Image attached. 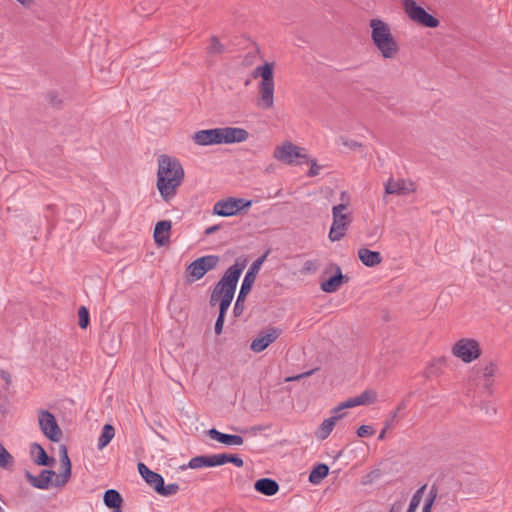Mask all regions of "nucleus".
<instances>
[{
	"instance_id": "2",
	"label": "nucleus",
	"mask_w": 512,
	"mask_h": 512,
	"mask_svg": "<svg viewBox=\"0 0 512 512\" xmlns=\"http://www.w3.org/2000/svg\"><path fill=\"white\" fill-rule=\"evenodd\" d=\"M245 265V261L240 262L237 260L225 271L224 275L212 291L210 299L212 305L219 302V307H223L224 309H228L230 307L239 278L245 268Z\"/></svg>"
},
{
	"instance_id": "19",
	"label": "nucleus",
	"mask_w": 512,
	"mask_h": 512,
	"mask_svg": "<svg viewBox=\"0 0 512 512\" xmlns=\"http://www.w3.org/2000/svg\"><path fill=\"white\" fill-rule=\"evenodd\" d=\"M138 472L145 480V482L152 487L155 491L160 487L161 483H163V477L152 470H150L144 463H138Z\"/></svg>"
},
{
	"instance_id": "54",
	"label": "nucleus",
	"mask_w": 512,
	"mask_h": 512,
	"mask_svg": "<svg viewBox=\"0 0 512 512\" xmlns=\"http://www.w3.org/2000/svg\"><path fill=\"white\" fill-rule=\"evenodd\" d=\"M345 195H346V192H342L341 193V198L343 199L345 197Z\"/></svg>"
},
{
	"instance_id": "40",
	"label": "nucleus",
	"mask_w": 512,
	"mask_h": 512,
	"mask_svg": "<svg viewBox=\"0 0 512 512\" xmlns=\"http://www.w3.org/2000/svg\"><path fill=\"white\" fill-rule=\"evenodd\" d=\"M496 371H497V366H496V364H494L492 362L488 363L487 365H485L484 367H482L479 370L482 377L485 378L486 380H489L490 378H492L496 374Z\"/></svg>"
},
{
	"instance_id": "15",
	"label": "nucleus",
	"mask_w": 512,
	"mask_h": 512,
	"mask_svg": "<svg viewBox=\"0 0 512 512\" xmlns=\"http://www.w3.org/2000/svg\"><path fill=\"white\" fill-rule=\"evenodd\" d=\"M59 451L61 465L64 468V470L61 475L56 476V479L54 481V486L56 487L65 485L71 476V462L67 453L66 446L61 445Z\"/></svg>"
},
{
	"instance_id": "55",
	"label": "nucleus",
	"mask_w": 512,
	"mask_h": 512,
	"mask_svg": "<svg viewBox=\"0 0 512 512\" xmlns=\"http://www.w3.org/2000/svg\"><path fill=\"white\" fill-rule=\"evenodd\" d=\"M111 512H122L120 509L112 510Z\"/></svg>"
},
{
	"instance_id": "44",
	"label": "nucleus",
	"mask_w": 512,
	"mask_h": 512,
	"mask_svg": "<svg viewBox=\"0 0 512 512\" xmlns=\"http://www.w3.org/2000/svg\"><path fill=\"white\" fill-rule=\"evenodd\" d=\"M318 269V263L314 260H307L304 262L301 272L303 274L315 273Z\"/></svg>"
},
{
	"instance_id": "10",
	"label": "nucleus",
	"mask_w": 512,
	"mask_h": 512,
	"mask_svg": "<svg viewBox=\"0 0 512 512\" xmlns=\"http://www.w3.org/2000/svg\"><path fill=\"white\" fill-rule=\"evenodd\" d=\"M306 157V154L303 153V149L291 142L283 143L274 150V158L285 164H293L296 158Z\"/></svg>"
},
{
	"instance_id": "25",
	"label": "nucleus",
	"mask_w": 512,
	"mask_h": 512,
	"mask_svg": "<svg viewBox=\"0 0 512 512\" xmlns=\"http://www.w3.org/2000/svg\"><path fill=\"white\" fill-rule=\"evenodd\" d=\"M358 257L361 262L367 267H374L382 262V256L377 251H372L368 248H361L358 250Z\"/></svg>"
},
{
	"instance_id": "11",
	"label": "nucleus",
	"mask_w": 512,
	"mask_h": 512,
	"mask_svg": "<svg viewBox=\"0 0 512 512\" xmlns=\"http://www.w3.org/2000/svg\"><path fill=\"white\" fill-rule=\"evenodd\" d=\"M220 144L241 143L248 139L249 133L240 127H220L218 128Z\"/></svg>"
},
{
	"instance_id": "35",
	"label": "nucleus",
	"mask_w": 512,
	"mask_h": 512,
	"mask_svg": "<svg viewBox=\"0 0 512 512\" xmlns=\"http://www.w3.org/2000/svg\"><path fill=\"white\" fill-rule=\"evenodd\" d=\"M200 260L202 263L201 265L203 266L202 268L207 273L208 271L214 269L218 265L220 259L219 256L217 255H206L200 257Z\"/></svg>"
},
{
	"instance_id": "39",
	"label": "nucleus",
	"mask_w": 512,
	"mask_h": 512,
	"mask_svg": "<svg viewBox=\"0 0 512 512\" xmlns=\"http://www.w3.org/2000/svg\"><path fill=\"white\" fill-rule=\"evenodd\" d=\"M78 324L82 329H85L89 324V312L84 306H81L78 310Z\"/></svg>"
},
{
	"instance_id": "36",
	"label": "nucleus",
	"mask_w": 512,
	"mask_h": 512,
	"mask_svg": "<svg viewBox=\"0 0 512 512\" xmlns=\"http://www.w3.org/2000/svg\"><path fill=\"white\" fill-rule=\"evenodd\" d=\"M179 491V485L176 483H170L165 485L164 482L161 483L160 487L157 488V493L161 496H172L175 495Z\"/></svg>"
},
{
	"instance_id": "46",
	"label": "nucleus",
	"mask_w": 512,
	"mask_h": 512,
	"mask_svg": "<svg viewBox=\"0 0 512 512\" xmlns=\"http://www.w3.org/2000/svg\"><path fill=\"white\" fill-rule=\"evenodd\" d=\"M308 162L311 164L310 170L308 172L309 177L317 176L321 170V166H319L315 159H308Z\"/></svg>"
},
{
	"instance_id": "50",
	"label": "nucleus",
	"mask_w": 512,
	"mask_h": 512,
	"mask_svg": "<svg viewBox=\"0 0 512 512\" xmlns=\"http://www.w3.org/2000/svg\"><path fill=\"white\" fill-rule=\"evenodd\" d=\"M312 373H313V371H312V370H311V371H307V372L302 373V374H300V375H297V376H294V377H289V378H287V381L299 380V379H301V378H303V377H306V376L311 375Z\"/></svg>"
},
{
	"instance_id": "51",
	"label": "nucleus",
	"mask_w": 512,
	"mask_h": 512,
	"mask_svg": "<svg viewBox=\"0 0 512 512\" xmlns=\"http://www.w3.org/2000/svg\"><path fill=\"white\" fill-rule=\"evenodd\" d=\"M402 511V503L401 502H395L388 512H401Z\"/></svg>"
},
{
	"instance_id": "48",
	"label": "nucleus",
	"mask_w": 512,
	"mask_h": 512,
	"mask_svg": "<svg viewBox=\"0 0 512 512\" xmlns=\"http://www.w3.org/2000/svg\"><path fill=\"white\" fill-rule=\"evenodd\" d=\"M347 407H343V403H341L340 405H338L337 407H335L333 410H332V416H340V419L343 417V414L341 413V411L343 409H346Z\"/></svg>"
},
{
	"instance_id": "21",
	"label": "nucleus",
	"mask_w": 512,
	"mask_h": 512,
	"mask_svg": "<svg viewBox=\"0 0 512 512\" xmlns=\"http://www.w3.org/2000/svg\"><path fill=\"white\" fill-rule=\"evenodd\" d=\"M258 105L269 109L274 104V83H260Z\"/></svg>"
},
{
	"instance_id": "42",
	"label": "nucleus",
	"mask_w": 512,
	"mask_h": 512,
	"mask_svg": "<svg viewBox=\"0 0 512 512\" xmlns=\"http://www.w3.org/2000/svg\"><path fill=\"white\" fill-rule=\"evenodd\" d=\"M228 309H224L223 307H219V315H218V318L216 320V323H215V333L217 335H220L222 333V330H223V325H224V318H225V314L227 312Z\"/></svg>"
},
{
	"instance_id": "30",
	"label": "nucleus",
	"mask_w": 512,
	"mask_h": 512,
	"mask_svg": "<svg viewBox=\"0 0 512 512\" xmlns=\"http://www.w3.org/2000/svg\"><path fill=\"white\" fill-rule=\"evenodd\" d=\"M329 473V467L326 464H317L309 474V482L317 485L319 484Z\"/></svg>"
},
{
	"instance_id": "32",
	"label": "nucleus",
	"mask_w": 512,
	"mask_h": 512,
	"mask_svg": "<svg viewBox=\"0 0 512 512\" xmlns=\"http://www.w3.org/2000/svg\"><path fill=\"white\" fill-rule=\"evenodd\" d=\"M200 258H197L191 262L187 267V272L193 277L194 280L201 279L205 274V270L202 268Z\"/></svg>"
},
{
	"instance_id": "18",
	"label": "nucleus",
	"mask_w": 512,
	"mask_h": 512,
	"mask_svg": "<svg viewBox=\"0 0 512 512\" xmlns=\"http://www.w3.org/2000/svg\"><path fill=\"white\" fill-rule=\"evenodd\" d=\"M207 433L211 439L227 446H240L244 442V439L239 435L225 434L215 428L208 430Z\"/></svg>"
},
{
	"instance_id": "1",
	"label": "nucleus",
	"mask_w": 512,
	"mask_h": 512,
	"mask_svg": "<svg viewBox=\"0 0 512 512\" xmlns=\"http://www.w3.org/2000/svg\"><path fill=\"white\" fill-rule=\"evenodd\" d=\"M157 189L165 202H170L184 180V169L180 161L168 155L158 157Z\"/></svg>"
},
{
	"instance_id": "53",
	"label": "nucleus",
	"mask_w": 512,
	"mask_h": 512,
	"mask_svg": "<svg viewBox=\"0 0 512 512\" xmlns=\"http://www.w3.org/2000/svg\"><path fill=\"white\" fill-rule=\"evenodd\" d=\"M17 1L24 6L29 5L32 2V0H17Z\"/></svg>"
},
{
	"instance_id": "24",
	"label": "nucleus",
	"mask_w": 512,
	"mask_h": 512,
	"mask_svg": "<svg viewBox=\"0 0 512 512\" xmlns=\"http://www.w3.org/2000/svg\"><path fill=\"white\" fill-rule=\"evenodd\" d=\"M254 489L266 496H273L279 491V484L271 478H261L254 484Z\"/></svg>"
},
{
	"instance_id": "33",
	"label": "nucleus",
	"mask_w": 512,
	"mask_h": 512,
	"mask_svg": "<svg viewBox=\"0 0 512 512\" xmlns=\"http://www.w3.org/2000/svg\"><path fill=\"white\" fill-rule=\"evenodd\" d=\"M427 485L421 486L412 496L409 507L406 512H415L418 506L420 505V502L422 500V496L424 494V491L426 489Z\"/></svg>"
},
{
	"instance_id": "52",
	"label": "nucleus",
	"mask_w": 512,
	"mask_h": 512,
	"mask_svg": "<svg viewBox=\"0 0 512 512\" xmlns=\"http://www.w3.org/2000/svg\"><path fill=\"white\" fill-rule=\"evenodd\" d=\"M217 229H218V227H217V226L209 227V228L206 230V233H207V234L214 233L215 231H217Z\"/></svg>"
},
{
	"instance_id": "29",
	"label": "nucleus",
	"mask_w": 512,
	"mask_h": 512,
	"mask_svg": "<svg viewBox=\"0 0 512 512\" xmlns=\"http://www.w3.org/2000/svg\"><path fill=\"white\" fill-rule=\"evenodd\" d=\"M103 502L107 507L113 508V510L120 509L122 497L117 490L109 489L104 493Z\"/></svg>"
},
{
	"instance_id": "31",
	"label": "nucleus",
	"mask_w": 512,
	"mask_h": 512,
	"mask_svg": "<svg viewBox=\"0 0 512 512\" xmlns=\"http://www.w3.org/2000/svg\"><path fill=\"white\" fill-rule=\"evenodd\" d=\"M261 76V83H274L273 80V67L271 64L266 63L263 66H259L255 70V77Z\"/></svg>"
},
{
	"instance_id": "34",
	"label": "nucleus",
	"mask_w": 512,
	"mask_h": 512,
	"mask_svg": "<svg viewBox=\"0 0 512 512\" xmlns=\"http://www.w3.org/2000/svg\"><path fill=\"white\" fill-rule=\"evenodd\" d=\"M403 407L404 406H399L395 411H393L391 413L390 418L385 421L384 428L380 431V433L378 435V440H384L385 439L387 430H389V429H391L393 427L394 421L397 418L399 411Z\"/></svg>"
},
{
	"instance_id": "47",
	"label": "nucleus",
	"mask_w": 512,
	"mask_h": 512,
	"mask_svg": "<svg viewBox=\"0 0 512 512\" xmlns=\"http://www.w3.org/2000/svg\"><path fill=\"white\" fill-rule=\"evenodd\" d=\"M263 262V258H260V259H257L252 265L251 267L249 268V270L247 272H252L253 276H254V280L256 279V274L261 266Z\"/></svg>"
},
{
	"instance_id": "6",
	"label": "nucleus",
	"mask_w": 512,
	"mask_h": 512,
	"mask_svg": "<svg viewBox=\"0 0 512 512\" xmlns=\"http://www.w3.org/2000/svg\"><path fill=\"white\" fill-rule=\"evenodd\" d=\"M251 205V200L228 197L226 199L217 201L214 204L213 212L218 216L229 217L236 215L242 209L249 208Z\"/></svg>"
},
{
	"instance_id": "49",
	"label": "nucleus",
	"mask_w": 512,
	"mask_h": 512,
	"mask_svg": "<svg viewBox=\"0 0 512 512\" xmlns=\"http://www.w3.org/2000/svg\"><path fill=\"white\" fill-rule=\"evenodd\" d=\"M343 144L353 150L361 146L358 142L354 140L344 141Z\"/></svg>"
},
{
	"instance_id": "23",
	"label": "nucleus",
	"mask_w": 512,
	"mask_h": 512,
	"mask_svg": "<svg viewBox=\"0 0 512 512\" xmlns=\"http://www.w3.org/2000/svg\"><path fill=\"white\" fill-rule=\"evenodd\" d=\"M171 222L168 220L159 221L154 229V240L156 244L163 246L169 242Z\"/></svg>"
},
{
	"instance_id": "4",
	"label": "nucleus",
	"mask_w": 512,
	"mask_h": 512,
	"mask_svg": "<svg viewBox=\"0 0 512 512\" xmlns=\"http://www.w3.org/2000/svg\"><path fill=\"white\" fill-rule=\"evenodd\" d=\"M345 210L346 205L343 203L332 208L333 222L328 235L332 242L341 240L351 223V216L349 213H344Z\"/></svg>"
},
{
	"instance_id": "5",
	"label": "nucleus",
	"mask_w": 512,
	"mask_h": 512,
	"mask_svg": "<svg viewBox=\"0 0 512 512\" xmlns=\"http://www.w3.org/2000/svg\"><path fill=\"white\" fill-rule=\"evenodd\" d=\"M402 6L407 16L415 23L428 28L439 26V20L426 12L414 0H402Z\"/></svg>"
},
{
	"instance_id": "13",
	"label": "nucleus",
	"mask_w": 512,
	"mask_h": 512,
	"mask_svg": "<svg viewBox=\"0 0 512 512\" xmlns=\"http://www.w3.org/2000/svg\"><path fill=\"white\" fill-rule=\"evenodd\" d=\"M191 138L199 146L220 145L218 128L199 130Z\"/></svg>"
},
{
	"instance_id": "7",
	"label": "nucleus",
	"mask_w": 512,
	"mask_h": 512,
	"mask_svg": "<svg viewBox=\"0 0 512 512\" xmlns=\"http://www.w3.org/2000/svg\"><path fill=\"white\" fill-rule=\"evenodd\" d=\"M452 353L463 362L470 363L480 356L481 350L476 340L463 338L454 344Z\"/></svg>"
},
{
	"instance_id": "9",
	"label": "nucleus",
	"mask_w": 512,
	"mask_h": 512,
	"mask_svg": "<svg viewBox=\"0 0 512 512\" xmlns=\"http://www.w3.org/2000/svg\"><path fill=\"white\" fill-rule=\"evenodd\" d=\"M282 330L277 327H269L261 330L252 340L250 349L255 353L264 351L270 344L275 342L281 335Z\"/></svg>"
},
{
	"instance_id": "22",
	"label": "nucleus",
	"mask_w": 512,
	"mask_h": 512,
	"mask_svg": "<svg viewBox=\"0 0 512 512\" xmlns=\"http://www.w3.org/2000/svg\"><path fill=\"white\" fill-rule=\"evenodd\" d=\"M377 399V393L373 390H365L356 397L349 398L343 402V407H356L360 405L372 404Z\"/></svg>"
},
{
	"instance_id": "41",
	"label": "nucleus",
	"mask_w": 512,
	"mask_h": 512,
	"mask_svg": "<svg viewBox=\"0 0 512 512\" xmlns=\"http://www.w3.org/2000/svg\"><path fill=\"white\" fill-rule=\"evenodd\" d=\"M225 50L224 46L220 43V41L218 40V38L216 37H213L211 39V43L208 47V53L210 54H221L223 53Z\"/></svg>"
},
{
	"instance_id": "3",
	"label": "nucleus",
	"mask_w": 512,
	"mask_h": 512,
	"mask_svg": "<svg viewBox=\"0 0 512 512\" xmlns=\"http://www.w3.org/2000/svg\"><path fill=\"white\" fill-rule=\"evenodd\" d=\"M370 37L374 47L384 59L395 58L400 46L392 34L391 26L380 18H372L369 21Z\"/></svg>"
},
{
	"instance_id": "43",
	"label": "nucleus",
	"mask_w": 512,
	"mask_h": 512,
	"mask_svg": "<svg viewBox=\"0 0 512 512\" xmlns=\"http://www.w3.org/2000/svg\"><path fill=\"white\" fill-rule=\"evenodd\" d=\"M226 463H232L236 467H242L244 464L243 460L237 455L222 454V465Z\"/></svg>"
},
{
	"instance_id": "14",
	"label": "nucleus",
	"mask_w": 512,
	"mask_h": 512,
	"mask_svg": "<svg viewBox=\"0 0 512 512\" xmlns=\"http://www.w3.org/2000/svg\"><path fill=\"white\" fill-rule=\"evenodd\" d=\"M222 465V454L201 455L190 459L188 467L199 469L202 467H215Z\"/></svg>"
},
{
	"instance_id": "45",
	"label": "nucleus",
	"mask_w": 512,
	"mask_h": 512,
	"mask_svg": "<svg viewBox=\"0 0 512 512\" xmlns=\"http://www.w3.org/2000/svg\"><path fill=\"white\" fill-rule=\"evenodd\" d=\"M374 434V429L370 425H362L357 429V435L359 437L371 436Z\"/></svg>"
},
{
	"instance_id": "12",
	"label": "nucleus",
	"mask_w": 512,
	"mask_h": 512,
	"mask_svg": "<svg viewBox=\"0 0 512 512\" xmlns=\"http://www.w3.org/2000/svg\"><path fill=\"white\" fill-rule=\"evenodd\" d=\"M414 191V183L403 178H389L385 183V193L389 195H408Z\"/></svg>"
},
{
	"instance_id": "17",
	"label": "nucleus",
	"mask_w": 512,
	"mask_h": 512,
	"mask_svg": "<svg viewBox=\"0 0 512 512\" xmlns=\"http://www.w3.org/2000/svg\"><path fill=\"white\" fill-rule=\"evenodd\" d=\"M26 476L30 482V484L38 489H48L50 484L54 482L52 481L53 477L56 478V474L52 470H43L39 476H33L29 472L26 473Z\"/></svg>"
},
{
	"instance_id": "16",
	"label": "nucleus",
	"mask_w": 512,
	"mask_h": 512,
	"mask_svg": "<svg viewBox=\"0 0 512 512\" xmlns=\"http://www.w3.org/2000/svg\"><path fill=\"white\" fill-rule=\"evenodd\" d=\"M253 284H254V276H253L252 272H247L242 281L241 288H240L236 303L234 305V312L236 314L242 312V310H243L242 303L245 301L246 296L250 293Z\"/></svg>"
},
{
	"instance_id": "56",
	"label": "nucleus",
	"mask_w": 512,
	"mask_h": 512,
	"mask_svg": "<svg viewBox=\"0 0 512 512\" xmlns=\"http://www.w3.org/2000/svg\"><path fill=\"white\" fill-rule=\"evenodd\" d=\"M0 512H4L3 508L0 506Z\"/></svg>"
},
{
	"instance_id": "37",
	"label": "nucleus",
	"mask_w": 512,
	"mask_h": 512,
	"mask_svg": "<svg viewBox=\"0 0 512 512\" xmlns=\"http://www.w3.org/2000/svg\"><path fill=\"white\" fill-rule=\"evenodd\" d=\"M437 498V489L432 487L428 493L427 498L425 499L422 512H431L433 504Z\"/></svg>"
},
{
	"instance_id": "28",
	"label": "nucleus",
	"mask_w": 512,
	"mask_h": 512,
	"mask_svg": "<svg viewBox=\"0 0 512 512\" xmlns=\"http://www.w3.org/2000/svg\"><path fill=\"white\" fill-rule=\"evenodd\" d=\"M115 429L111 424H105L97 441V448L103 450L114 438Z\"/></svg>"
},
{
	"instance_id": "27",
	"label": "nucleus",
	"mask_w": 512,
	"mask_h": 512,
	"mask_svg": "<svg viewBox=\"0 0 512 512\" xmlns=\"http://www.w3.org/2000/svg\"><path fill=\"white\" fill-rule=\"evenodd\" d=\"M339 419H340V416H331V417L325 419L321 423L318 431L316 432V437L320 440H325L330 435L336 422Z\"/></svg>"
},
{
	"instance_id": "20",
	"label": "nucleus",
	"mask_w": 512,
	"mask_h": 512,
	"mask_svg": "<svg viewBox=\"0 0 512 512\" xmlns=\"http://www.w3.org/2000/svg\"><path fill=\"white\" fill-rule=\"evenodd\" d=\"M336 273L330 279L325 280L321 283L320 287L323 292L334 293L340 289L346 280V277L342 274L339 266L335 267Z\"/></svg>"
},
{
	"instance_id": "26",
	"label": "nucleus",
	"mask_w": 512,
	"mask_h": 512,
	"mask_svg": "<svg viewBox=\"0 0 512 512\" xmlns=\"http://www.w3.org/2000/svg\"><path fill=\"white\" fill-rule=\"evenodd\" d=\"M36 453H37V456L34 458V462L37 465H40V466H50L55 461L53 458H49L48 457L46 451L44 450V448L40 444L33 443L31 445V454L35 455Z\"/></svg>"
},
{
	"instance_id": "8",
	"label": "nucleus",
	"mask_w": 512,
	"mask_h": 512,
	"mask_svg": "<svg viewBox=\"0 0 512 512\" xmlns=\"http://www.w3.org/2000/svg\"><path fill=\"white\" fill-rule=\"evenodd\" d=\"M38 424L41 432L52 442H59L62 438V430L60 429L55 416L47 411L40 410L38 413Z\"/></svg>"
},
{
	"instance_id": "38",
	"label": "nucleus",
	"mask_w": 512,
	"mask_h": 512,
	"mask_svg": "<svg viewBox=\"0 0 512 512\" xmlns=\"http://www.w3.org/2000/svg\"><path fill=\"white\" fill-rule=\"evenodd\" d=\"M13 463V457L6 450V448L0 443V466L7 468Z\"/></svg>"
}]
</instances>
